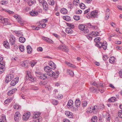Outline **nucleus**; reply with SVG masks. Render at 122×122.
<instances>
[{
    "label": "nucleus",
    "mask_w": 122,
    "mask_h": 122,
    "mask_svg": "<svg viewBox=\"0 0 122 122\" xmlns=\"http://www.w3.org/2000/svg\"><path fill=\"white\" fill-rule=\"evenodd\" d=\"M44 70L46 72L47 75L52 76L56 78L58 77L59 72L56 71L55 72H54L51 69V68L48 66H46L44 68Z\"/></svg>",
    "instance_id": "obj_1"
},
{
    "label": "nucleus",
    "mask_w": 122,
    "mask_h": 122,
    "mask_svg": "<svg viewBox=\"0 0 122 122\" xmlns=\"http://www.w3.org/2000/svg\"><path fill=\"white\" fill-rule=\"evenodd\" d=\"M79 28L81 30L83 31V33L86 34L89 32V30L83 25H81L79 26Z\"/></svg>",
    "instance_id": "obj_2"
},
{
    "label": "nucleus",
    "mask_w": 122,
    "mask_h": 122,
    "mask_svg": "<svg viewBox=\"0 0 122 122\" xmlns=\"http://www.w3.org/2000/svg\"><path fill=\"white\" fill-rule=\"evenodd\" d=\"M56 48L66 52L68 51V49L64 45H60L59 47H56Z\"/></svg>",
    "instance_id": "obj_3"
},
{
    "label": "nucleus",
    "mask_w": 122,
    "mask_h": 122,
    "mask_svg": "<svg viewBox=\"0 0 122 122\" xmlns=\"http://www.w3.org/2000/svg\"><path fill=\"white\" fill-rule=\"evenodd\" d=\"M21 116L20 113L19 112H16L14 116V119L17 122H18L20 119Z\"/></svg>",
    "instance_id": "obj_4"
},
{
    "label": "nucleus",
    "mask_w": 122,
    "mask_h": 122,
    "mask_svg": "<svg viewBox=\"0 0 122 122\" xmlns=\"http://www.w3.org/2000/svg\"><path fill=\"white\" fill-rule=\"evenodd\" d=\"M14 78V76L12 74H8L5 78V82H6L8 83L9 81H10Z\"/></svg>",
    "instance_id": "obj_5"
},
{
    "label": "nucleus",
    "mask_w": 122,
    "mask_h": 122,
    "mask_svg": "<svg viewBox=\"0 0 122 122\" xmlns=\"http://www.w3.org/2000/svg\"><path fill=\"white\" fill-rule=\"evenodd\" d=\"M32 117L34 119L33 120V122H39L40 121H41L40 119V118H41V117L39 116L37 117V115H36V114H35L33 115Z\"/></svg>",
    "instance_id": "obj_6"
},
{
    "label": "nucleus",
    "mask_w": 122,
    "mask_h": 122,
    "mask_svg": "<svg viewBox=\"0 0 122 122\" xmlns=\"http://www.w3.org/2000/svg\"><path fill=\"white\" fill-rule=\"evenodd\" d=\"M15 42V37L12 35H10V37L9 42L11 45L14 44Z\"/></svg>",
    "instance_id": "obj_7"
},
{
    "label": "nucleus",
    "mask_w": 122,
    "mask_h": 122,
    "mask_svg": "<svg viewBox=\"0 0 122 122\" xmlns=\"http://www.w3.org/2000/svg\"><path fill=\"white\" fill-rule=\"evenodd\" d=\"M98 11L97 10H95L91 12L90 15V16L92 18H94L97 17Z\"/></svg>",
    "instance_id": "obj_8"
},
{
    "label": "nucleus",
    "mask_w": 122,
    "mask_h": 122,
    "mask_svg": "<svg viewBox=\"0 0 122 122\" xmlns=\"http://www.w3.org/2000/svg\"><path fill=\"white\" fill-rule=\"evenodd\" d=\"M19 81V77H16L11 82V85L12 86H14Z\"/></svg>",
    "instance_id": "obj_9"
},
{
    "label": "nucleus",
    "mask_w": 122,
    "mask_h": 122,
    "mask_svg": "<svg viewBox=\"0 0 122 122\" xmlns=\"http://www.w3.org/2000/svg\"><path fill=\"white\" fill-rule=\"evenodd\" d=\"M30 113L29 112L28 113H25L23 116V118L24 120H26L28 119L30 116Z\"/></svg>",
    "instance_id": "obj_10"
},
{
    "label": "nucleus",
    "mask_w": 122,
    "mask_h": 122,
    "mask_svg": "<svg viewBox=\"0 0 122 122\" xmlns=\"http://www.w3.org/2000/svg\"><path fill=\"white\" fill-rule=\"evenodd\" d=\"M42 38L44 40L49 43L52 44L53 43V41L51 39L49 38L43 36L42 37Z\"/></svg>",
    "instance_id": "obj_11"
},
{
    "label": "nucleus",
    "mask_w": 122,
    "mask_h": 122,
    "mask_svg": "<svg viewBox=\"0 0 122 122\" xmlns=\"http://www.w3.org/2000/svg\"><path fill=\"white\" fill-rule=\"evenodd\" d=\"M0 22L3 23L5 25H9L10 24L9 22V20L8 19H5L3 17L2 20V21H1Z\"/></svg>",
    "instance_id": "obj_12"
},
{
    "label": "nucleus",
    "mask_w": 122,
    "mask_h": 122,
    "mask_svg": "<svg viewBox=\"0 0 122 122\" xmlns=\"http://www.w3.org/2000/svg\"><path fill=\"white\" fill-rule=\"evenodd\" d=\"M92 112L94 113H96L98 110L99 109V107L98 105H96L93 107Z\"/></svg>",
    "instance_id": "obj_13"
},
{
    "label": "nucleus",
    "mask_w": 122,
    "mask_h": 122,
    "mask_svg": "<svg viewBox=\"0 0 122 122\" xmlns=\"http://www.w3.org/2000/svg\"><path fill=\"white\" fill-rule=\"evenodd\" d=\"M29 61L27 60L24 61L21 64L22 66L23 67L27 68L28 66Z\"/></svg>",
    "instance_id": "obj_14"
},
{
    "label": "nucleus",
    "mask_w": 122,
    "mask_h": 122,
    "mask_svg": "<svg viewBox=\"0 0 122 122\" xmlns=\"http://www.w3.org/2000/svg\"><path fill=\"white\" fill-rule=\"evenodd\" d=\"M90 89V92L93 93H97L98 92V90L93 86L91 87Z\"/></svg>",
    "instance_id": "obj_15"
},
{
    "label": "nucleus",
    "mask_w": 122,
    "mask_h": 122,
    "mask_svg": "<svg viewBox=\"0 0 122 122\" xmlns=\"http://www.w3.org/2000/svg\"><path fill=\"white\" fill-rule=\"evenodd\" d=\"M17 89L16 88L12 89L11 90L9 91L8 92V94L9 96L13 94L15 92Z\"/></svg>",
    "instance_id": "obj_16"
},
{
    "label": "nucleus",
    "mask_w": 122,
    "mask_h": 122,
    "mask_svg": "<svg viewBox=\"0 0 122 122\" xmlns=\"http://www.w3.org/2000/svg\"><path fill=\"white\" fill-rule=\"evenodd\" d=\"M75 104L76 106L77 107H79L81 104V101L80 100L78 99H76L75 101Z\"/></svg>",
    "instance_id": "obj_17"
},
{
    "label": "nucleus",
    "mask_w": 122,
    "mask_h": 122,
    "mask_svg": "<svg viewBox=\"0 0 122 122\" xmlns=\"http://www.w3.org/2000/svg\"><path fill=\"white\" fill-rule=\"evenodd\" d=\"M37 12L35 11H32L30 12V15L32 16H36L38 15Z\"/></svg>",
    "instance_id": "obj_18"
},
{
    "label": "nucleus",
    "mask_w": 122,
    "mask_h": 122,
    "mask_svg": "<svg viewBox=\"0 0 122 122\" xmlns=\"http://www.w3.org/2000/svg\"><path fill=\"white\" fill-rule=\"evenodd\" d=\"M42 5L44 10L45 11H47L48 9V4L44 2L43 3Z\"/></svg>",
    "instance_id": "obj_19"
},
{
    "label": "nucleus",
    "mask_w": 122,
    "mask_h": 122,
    "mask_svg": "<svg viewBox=\"0 0 122 122\" xmlns=\"http://www.w3.org/2000/svg\"><path fill=\"white\" fill-rule=\"evenodd\" d=\"M66 32L69 34H71L73 32L72 29L70 28H67L66 29Z\"/></svg>",
    "instance_id": "obj_20"
},
{
    "label": "nucleus",
    "mask_w": 122,
    "mask_h": 122,
    "mask_svg": "<svg viewBox=\"0 0 122 122\" xmlns=\"http://www.w3.org/2000/svg\"><path fill=\"white\" fill-rule=\"evenodd\" d=\"M27 53L30 54L32 50L31 47L29 45H28L27 46Z\"/></svg>",
    "instance_id": "obj_21"
},
{
    "label": "nucleus",
    "mask_w": 122,
    "mask_h": 122,
    "mask_svg": "<svg viewBox=\"0 0 122 122\" xmlns=\"http://www.w3.org/2000/svg\"><path fill=\"white\" fill-rule=\"evenodd\" d=\"M28 3L29 6H31L33 4H36V1H34L30 0L28 1Z\"/></svg>",
    "instance_id": "obj_22"
},
{
    "label": "nucleus",
    "mask_w": 122,
    "mask_h": 122,
    "mask_svg": "<svg viewBox=\"0 0 122 122\" xmlns=\"http://www.w3.org/2000/svg\"><path fill=\"white\" fill-rule=\"evenodd\" d=\"M3 45L6 48L8 49L9 48V44L7 41H5L4 42Z\"/></svg>",
    "instance_id": "obj_23"
},
{
    "label": "nucleus",
    "mask_w": 122,
    "mask_h": 122,
    "mask_svg": "<svg viewBox=\"0 0 122 122\" xmlns=\"http://www.w3.org/2000/svg\"><path fill=\"white\" fill-rule=\"evenodd\" d=\"M66 71L67 74L70 76H74V73L72 71L69 69H67V70Z\"/></svg>",
    "instance_id": "obj_24"
},
{
    "label": "nucleus",
    "mask_w": 122,
    "mask_h": 122,
    "mask_svg": "<svg viewBox=\"0 0 122 122\" xmlns=\"http://www.w3.org/2000/svg\"><path fill=\"white\" fill-rule=\"evenodd\" d=\"M73 104V102L72 100H69L67 104L68 106H69L70 107H72V105Z\"/></svg>",
    "instance_id": "obj_25"
},
{
    "label": "nucleus",
    "mask_w": 122,
    "mask_h": 122,
    "mask_svg": "<svg viewBox=\"0 0 122 122\" xmlns=\"http://www.w3.org/2000/svg\"><path fill=\"white\" fill-rule=\"evenodd\" d=\"M60 11L62 14H66L67 12V10L65 8L62 9Z\"/></svg>",
    "instance_id": "obj_26"
},
{
    "label": "nucleus",
    "mask_w": 122,
    "mask_h": 122,
    "mask_svg": "<svg viewBox=\"0 0 122 122\" xmlns=\"http://www.w3.org/2000/svg\"><path fill=\"white\" fill-rule=\"evenodd\" d=\"M17 20L18 21L19 23L21 24V25L24 24L25 22V21L20 17L18 18Z\"/></svg>",
    "instance_id": "obj_27"
},
{
    "label": "nucleus",
    "mask_w": 122,
    "mask_h": 122,
    "mask_svg": "<svg viewBox=\"0 0 122 122\" xmlns=\"http://www.w3.org/2000/svg\"><path fill=\"white\" fill-rule=\"evenodd\" d=\"M29 80L31 82H34L36 81V79L35 77H33L31 75H30Z\"/></svg>",
    "instance_id": "obj_28"
},
{
    "label": "nucleus",
    "mask_w": 122,
    "mask_h": 122,
    "mask_svg": "<svg viewBox=\"0 0 122 122\" xmlns=\"http://www.w3.org/2000/svg\"><path fill=\"white\" fill-rule=\"evenodd\" d=\"M47 77L46 76V75L43 74H42L41 75L39 78L43 80L45 79Z\"/></svg>",
    "instance_id": "obj_29"
},
{
    "label": "nucleus",
    "mask_w": 122,
    "mask_h": 122,
    "mask_svg": "<svg viewBox=\"0 0 122 122\" xmlns=\"http://www.w3.org/2000/svg\"><path fill=\"white\" fill-rule=\"evenodd\" d=\"M104 44H103L102 42H99V43H97L95 45L98 47H99V48H101L102 47V46H104Z\"/></svg>",
    "instance_id": "obj_30"
},
{
    "label": "nucleus",
    "mask_w": 122,
    "mask_h": 122,
    "mask_svg": "<svg viewBox=\"0 0 122 122\" xmlns=\"http://www.w3.org/2000/svg\"><path fill=\"white\" fill-rule=\"evenodd\" d=\"M19 41L21 43H24L25 41V39L24 37H20L19 38Z\"/></svg>",
    "instance_id": "obj_31"
},
{
    "label": "nucleus",
    "mask_w": 122,
    "mask_h": 122,
    "mask_svg": "<svg viewBox=\"0 0 122 122\" xmlns=\"http://www.w3.org/2000/svg\"><path fill=\"white\" fill-rule=\"evenodd\" d=\"M63 19L67 21H68L70 20H71L70 17L68 16H63Z\"/></svg>",
    "instance_id": "obj_32"
},
{
    "label": "nucleus",
    "mask_w": 122,
    "mask_h": 122,
    "mask_svg": "<svg viewBox=\"0 0 122 122\" xmlns=\"http://www.w3.org/2000/svg\"><path fill=\"white\" fill-rule=\"evenodd\" d=\"M100 37H98L95 38L94 39V41L96 43V44L97 43L100 41Z\"/></svg>",
    "instance_id": "obj_33"
},
{
    "label": "nucleus",
    "mask_w": 122,
    "mask_h": 122,
    "mask_svg": "<svg viewBox=\"0 0 122 122\" xmlns=\"http://www.w3.org/2000/svg\"><path fill=\"white\" fill-rule=\"evenodd\" d=\"M12 100L11 98H8L5 101L4 103L5 104H7L11 102Z\"/></svg>",
    "instance_id": "obj_34"
},
{
    "label": "nucleus",
    "mask_w": 122,
    "mask_h": 122,
    "mask_svg": "<svg viewBox=\"0 0 122 122\" xmlns=\"http://www.w3.org/2000/svg\"><path fill=\"white\" fill-rule=\"evenodd\" d=\"M116 98L114 97H112L111 98L109 99L108 101L110 102H114L116 101Z\"/></svg>",
    "instance_id": "obj_35"
},
{
    "label": "nucleus",
    "mask_w": 122,
    "mask_h": 122,
    "mask_svg": "<svg viewBox=\"0 0 122 122\" xmlns=\"http://www.w3.org/2000/svg\"><path fill=\"white\" fill-rule=\"evenodd\" d=\"M98 88L99 87V86L102 87H104L105 85L103 82H101L98 83Z\"/></svg>",
    "instance_id": "obj_36"
},
{
    "label": "nucleus",
    "mask_w": 122,
    "mask_h": 122,
    "mask_svg": "<svg viewBox=\"0 0 122 122\" xmlns=\"http://www.w3.org/2000/svg\"><path fill=\"white\" fill-rule=\"evenodd\" d=\"M110 12H108L106 14V16L105 17V19L106 20H107L109 18Z\"/></svg>",
    "instance_id": "obj_37"
},
{
    "label": "nucleus",
    "mask_w": 122,
    "mask_h": 122,
    "mask_svg": "<svg viewBox=\"0 0 122 122\" xmlns=\"http://www.w3.org/2000/svg\"><path fill=\"white\" fill-rule=\"evenodd\" d=\"M37 63L35 61H30V63L31 64L32 67H33Z\"/></svg>",
    "instance_id": "obj_38"
},
{
    "label": "nucleus",
    "mask_w": 122,
    "mask_h": 122,
    "mask_svg": "<svg viewBox=\"0 0 122 122\" xmlns=\"http://www.w3.org/2000/svg\"><path fill=\"white\" fill-rule=\"evenodd\" d=\"M92 35H94V36H99V34L98 32L96 31L95 32H92Z\"/></svg>",
    "instance_id": "obj_39"
},
{
    "label": "nucleus",
    "mask_w": 122,
    "mask_h": 122,
    "mask_svg": "<svg viewBox=\"0 0 122 122\" xmlns=\"http://www.w3.org/2000/svg\"><path fill=\"white\" fill-rule=\"evenodd\" d=\"M118 115L119 117L121 118H122V110H119L118 112Z\"/></svg>",
    "instance_id": "obj_40"
},
{
    "label": "nucleus",
    "mask_w": 122,
    "mask_h": 122,
    "mask_svg": "<svg viewBox=\"0 0 122 122\" xmlns=\"http://www.w3.org/2000/svg\"><path fill=\"white\" fill-rule=\"evenodd\" d=\"M24 46H23L21 45L19 46V49L21 52H23L24 51Z\"/></svg>",
    "instance_id": "obj_41"
},
{
    "label": "nucleus",
    "mask_w": 122,
    "mask_h": 122,
    "mask_svg": "<svg viewBox=\"0 0 122 122\" xmlns=\"http://www.w3.org/2000/svg\"><path fill=\"white\" fill-rule=\"evenodd\" d=\"M92 85L93 86H95L97 88H98V83H97L95 81H94L92 83Z\"/></svg>",
    "instance_id": "obj_42"
},
{
    "label": "nucleus",
    "mask_w": 122,
    "mask_h": 122,
    "mask_svg": "<svg viewBox=\"0 0 122 122\" xmlns=\"http://www.w3.org/2000/svg\"><path fill=\"white\" fill-rule=\"evenodd\" d=\"M80 6L81 9H84L86 7L85 5L82 3L80 5Z\"/></svg>",
    "instance_id": "obj_43"
},
{
    "label": "nucleus",
    "mask_w": 122,
    "mask_h": 122,
    "mask_svg": "<svg viewBox=\"0 0 122 122\" xmlns=\"http://www.w3.org/2000/svg\"><path fill=\"white\" fill-rule=\"evenodd\" d=\"M47 21V20L46 19H44L42 20L41 21H39V24H38V25L40 26L41 24V22L44 23H45Z\"/></svg>",
    "instance_id": "obj_44"
},
{
    "label": "nucleus",
    "mask_w": 122,
    "mask_h": 122,
    "mask_svg": "<svg viewBox=\"0 0 122 122\" xmlns=\"http://www.w3.org/2000/svg\"><path fill=\"white\" fill-rule=\"evenodd\" d=\"M109 62L111 63H112L113 62H114V61L113 57H111L110 59H109Z\"/></svg>",
    "instance_id": "obj_45"
},
{
    "label": "nucleus",
    "mask_w": 122,
    "mask_h": 122,
    "mask_svg": "<svg viewBox=\"0 0 122 122\" xmlns=\"http://www.w3.org/2000/svg\"><path fill=\"white\" fill-rule=\"evenodd\" d=\"M73 18L75 20H78L80 19V17L79 16L74 15L73 17Z\"/></svg>",
    "instance_id": "obj_46"
},
{
    "label": "nucleus",
    "mask_w": 122,
    "mask_h": 122,
    "mask_svg": "<svg viewBox=\"0 0 122 122\" xmlns=\"http://www.w3.org/2000/svg\"><path fill=\"white\" fill-rule=\"evenodd\" d=\"M30 75H26L25 77V81L26 82H27V81H29V78L30 77Z\"/></svg>",
    "instance_id": "obj_47"
},
{
    "label": "nucleus",
    "mask_w": 122,
    "mask_h": 122,
    "mask_svg": "<svg viewBox=\"0 0 122 122\" xmlns=\"http://www.w3.org/2000/svg\"><path fill=\"white\" fill-rule=\"evenodd\" d=\"M2 120L4 121V122H6V120L5 116L4 115H2Z\"/></svg>",
    "instance_id": "obj_48"
},
{
    "label": "nucleus",
    "mask_w": 122,
    "mask_h": 122,
    "mask_svg": "<svg viewBox=\"0 0 122 122\" xmlns=\"http://www.w3.org/2000/svg\"><path fill=\"white\" fill-rule=\"evenodd\" d=\"M79 0H74L73 1V4L75 5H78V4L79 2Z\"/></svg>",
    "instance_id": "obj_49"
},
{
    "label": "nucleus",
    "mask_w": 122,
    "mask_h": 122,
    "mask_svg": "<svg viewBox=\"0 0 122 122\" xmlns=\"http://www.w3.org/2000/svg\"><path fill=\"white\" fill-rule=\"evenodd\" d=\"M5 68L4 67H0V74H1L5 70Z\"/></svg>",
    "instance_id": "obj_50"
},
{
    "label": "nucleus",
    "mask_w": 122,
    "mask_h": 122,
    "mask_svg": "<svg viewBox=\"0 0 122 122\" xmlns=\"http://www.w3.org/2000/svg\"><path fill=\"white\" fill-rule=\"evenodd\" d=\"M35 73L36 76L39 78L41 75L42 74L41 73L38 72H36Z\"/></svg>",
    "instance_id": "obj_51"
},
{
    "label": "nucleus",
    "mask_w": 122,
    "mask_h": 122,
    "mask_svg": "<svg viewBox=\"0 0 122 122\" xmlns=\"http://www.w3.org/2000/svg\"><path fill=\"white\" fill-rule=\"evenodd\" d=\"M55 2L53 0H51L49 2V4L50 5H54Z\"/></svg>",
    "instance_id": "obj_52"
},
{
    "label": "nucleus",
    "mask_w": 122,
    "mask_h": 122,
    "mask_svg": "<svg viewBox=\"0 0 122 122\" xmlns=\"http://www.w3.org/2000/svg\"><path fill=\"white\" fill-rule=\"evenodd\" d=\"M92 35H92V34L90 35V34H89L87 36V38L89 40H91L92 39Z\"/></svg>",
    "instance_id": "obj_53"
},
{
    "label": "nucleus",
    "mask_w": 122,
    "mask_h": 122,
    "mask_svg": "<svg viewBox=\"0 0 122 122\" xmlns=\"http://www.w3.org/2000/svg\"><path fill=\"white\" fill-rule=\"evenodd\" d=\"M87 104V102L86 101H85L83 102L82 103V105L84 107H86Z\"/></svg>",
    "instance_id": "obj_54"
},
{
    "label": "nucleus",
    "mask_w": 122,
    "mask_h": 122,
    "mask_svg": "<svg viewBox=\"0 0 122 122\" xmlns=\"http://www.w3.org/2000/svg\"><path fill=\"white\" fill-rule=\"evenodd\" d=\"M105 44L103 45L104 46H102L104 50H106L107 48V43L106 42H105Z\"/></svg>",
    "instance_id": "obj_55"
},
{
    "label": "nucleus",
    "mask_w": 122,
    "mask_h": 122,
    "mask_svg": "<svg viewBox=\"0 0 122 122\" xmlns=\"http://www.w3.org/2000/svg\"><path fill=\"white\" fill-rule=\"evenodd\" d=\"M5 11L7 12V13L10 14H13L14 13V12L11 11L10 10H5Z\"/></svg>",
    "instance_id": "obj_56"
},
{
    "label": "nucleus",
    "mask_w": 122,
    "mask_h": 122,
    "mask_svg": "<svg viewBox=\"0 0 122 122\" xmlns=\"http://www.w3.org/2000/svg\"><path fill=\"white\" fill-rule=\"evenodd\" d=\"M108 57L106 55H104L103 57V60L105 61L107 59H108Z\"/></svg>",
    "instance_id": "obj_57"
},
{
    "label": "nucleus",
    "mask_w": 122,
    "mask_h": 122,
    "mask_svg": "<svg viewBox=\"0 0 122 122\" xmlns=\"http://www.w3.org/2000/svg\"><path fill=\"white\" fill-rule=\"evenodd\" d=\"M106 116H107L106 118L107 120L109 121L110 120V116L109 114H108L107 116V115Z\"/></svg>",
    "instance_id": "obj_58"
},
{
    "label": "nucleus",
    "mask_w": 122,
    "mask_h": 122,
    "mask_svg": "<svg viewBox=\"0 0 122 122\" xmlns=\"http://www.w3.org/2000/svg\"><path fill=\"white\" fill-rule=\"evenodd\" d=\"M32 89L33 90H37L38 89V87L37 86H33L32 88Z\"/></svg>",
    "instance_id": "obj_59"
},
{
    "label": "nucleus",
    "mask_w": 122,
    "mask_h": 122,
    "mask_svg": "<svg viewBox=\"0 0 122 122\" xmlns=\"http://www.w3.org/2000/svg\"><path fill=\"white\" fill-rule=\"evenodd\" d=\"M5 64L4 62H2V63H0V67H3L4 68L5 66Z\"/></svg>",
    "instance_id": "obj_60"
},
{
    "label": "nucleus",
    "mask_w": 122,
    "mask_h": 122,
    "mask_svg": "<svg viewBox=\"0 0 122 122\" xmlns=\"http://www.w3.org/2000/svg\"><path fill=\"white\" fill-rule=\"evenodd\" d=\"M67 25L68 26L70 27L71 28H73L74 27V25L71 24H68Z\"/></svg>",
    "instance_id": "obj_61"
},
{
    "label": "nucleus",
    "mask_w": 122,
    "mask_h": 122,
    "mask_svg": "<svg viewBox=\"0 0 122 122\" xmlns=\"http://www.w3.org/2000/svg\"><path fill=\"white\" fill-rule=\"evenodd\" d=\"M53 101L54 102V104L56 105L58 103V101L56 100H54Z\"/></svg>",
    "instance_id": "obj_62"
},
{
    "label": "nucleus",
    "mask_w": 122,
    "mask_h": 122,
    "mask_svg": "<svg viewBox=\"0 0 122 122\" xmlns=\"http://www.w3.org/2000/svg\"><path fill=\"white\" fill-rule=\"evenodd\" d=\"M97 89L98 90V91H99L101 93H103L104 91V90L102 88V89H100L98 88H97Z\"/></svg>",
    "instance_id": "obj_63"
},
{
    "label": "nucleus",
    "mask_w": 122,
    "mask_h": 122,
    "mask_svg": "<svg viewBox=\"0 0 122 122\" xmlns=\"http://www.w3.org/2000/svg\"><path fill=\"white\" fill-rule=\"evenodd\" d=\"M82 11L81 10H79L78 11H76V14H80L82 13Z\"/></svg>",
    "instance_id": "obj_64"
}]
</instances>
